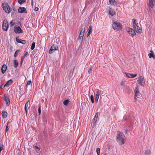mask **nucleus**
Masks as SVG:
<instances>
[{"label": "nucleus", "mask_w": 155, "mask_h": 155, "mask_svg": "<svg viewBox=\"0 0 155 155\" xmlns=\"http://www.w3.org/2000/svg\"><path fill=\"white\" fill-rule=\"evenodd\" d=\"M117 142L120 144H124L125 141V137L123 133L118 131L117 137Z\"/></svg>", "instance_id": "f257e3e1"}, {"label": "nucleus", "mask_w": 155, "mask_h": 155, "mask_svg": "<svg viewBox=\"0 0 155 155\" xmlns=\"http://www.w3.org/2000/svg\"><path fill=\"white\" fill-rule=\"evenodd\" d=\"M113 28L115 30L120 31L122 29V26L120 23L117 21L114 22L112 25Z\"/></svg>", "instance_id": "f03ea898"}, {"label": "nucleus", "mask_w": 155, "mask_h": 155, "mask_svg": "<svg viewBox=\"0 0 155 155\" xmlns=\"http://www.w3.org/2000/svg\"><path fill=\"white\" fill-rule=\"evenodd\" d=\"M2 6L5 12L7 13H10L12 10V8L7 3L2 4Z\"/></svg>", "instance_id": "7ed1b4c3"}, {"label": "nucleus", "mask_w": 155, "mask_h": 155, "mask_svg": "<svg viewBox=\"0 0 155 155\" xmlns=\"http://www.w3.org/2000/svg\"><path fill=\"white\" fill-rule=\"evenodd\" d=\"M8 23L7 20H4L3 22L2 25L3 30L5 31H7L8 28Z\"/></svg>", "instance_id": "20e7f679"}, {"label": "nucleus", "mask_w": 155, "mask_h": 155, "mask_svg": "<svg viewBox=\"0 0 155 155\" xmlns=\"http://www.w3.org/2000/svg\"><path fill=\"white\" fill-rule=\"evenodd\" d=\"M58 50V46L56 45H53L49 51V53L50 54H52L55 51Z\"/></svg>", "instance_id": "39448f33"}, {"label": "nucleus", "mask_w": 155, "mask_h": 155, "mask_svg": "<svg viewBox=\"0 0 155 155\" xmlns=\"http://www.w3.org/2000/svg\"><path fill=\"white\" fill-rule=\"evenodd\" d=\"M126 31L129 34H130L132 37H133L136 34L135 31L131 28L127 27L126 28Z\"/></svg>", "instance_id": "423d86ee"}, {"label": "nucleus", "mask_w": 155, "mask_h": 155, "mask_svg": "<svg viewBox=\"0 0 155 155\" xmlns=\"http://www.w3.org/2000/svg\"><path fill=\"white\" fill-rule=\"evenodd\" d=\"M85 31V28H83L82 29L79 34L78 39L80 40L81 41H82L83 39V38L84 35Z\"/></svg>", "instance_id": "0eeeda50"}, {"label": "nucleus", "mask_w": 155, "mask_h": 155, "mask_svg": "<svg viewBox=\"0 0 155 155\" xmlns=\"http://www.w3.org/2000/svg\"><path fill=\"white\" fill-rule=\"evenodd\" d=\"M14 30L16 33H22V30L18 26H16L14 27Z\"/></svg>", "instance_id": "6e6552de"}, {"label": "nucleus", "mask_w": 155, "mask_h": 155, "mask_svg": "<svg viewBox=\"0 0 155 155\" xmlns=\"http://www.w3.org/2000/svg\"><path fill=\"white\" fill-rule=\"evenodd\" d=\"M139 83L142 86H143L145 83L144 78L142 76H140L139 78Z\"/></svg>", "instance_id": "1a4fd4ad"}, {"label": "nucleus", "mask_w": 155, "mask_h": 155, "mask_svg": "<svg viewBox=\"0 0 155 155\" xmlns=\"http://www.w3.org/2000/svg\"><path fill=\"white\" fill-rule=\"evenodd\" d=\"M101 91L98 89H97L96 92V94L95 98V101L97 103L98 102V100L100 95L101 94Z\"/></svg>", "instance_id": "9d476101"}, {"label": "nucleus", "mask_w": 155, "mask_h": 155, "mask_svg": "<svg viewBox=\"0 0 155 155\" xmlns=\"http://www.w3.org/2000/svg\"><path fill=\"white\" fill-rule=\"evenodd\" d=\"M18 12L20 13H27V11L26 10L25 8V7H20L18 10Z\"/></svg>", "instance_id": "9b49d317"}, {"label": "nucleus", "mask_w": 155, "mask_h": 155, "mask_svg": "<svg viewBox=\"0 0 155 155\" xmlns=\"http://www.w3.org/2000/svg\"><path fill=\"white\" fill-rule=\"evenodd\" d=\"M134 92L135 93L134 98L136 100V97L139 96L140 94L138 89L137 87H136L135 88L134 90Z\"/></svg>", "instance_id": "f8f14e48"}, {"label": "nucleus", "mask_w": 155, "mask_h": 155, "mask_svg": "<svg viewBox=\"0 0 155 155\" xmlns=\"http://www.w3.org/2000/svg\"><path fill=\"white\" fill-rule=\"evenodd\" d=\"M108 11L109 14L112 16H114L116 14V12L114 9H112L111 8H110Z\"/></svg>", "instance_id": "ddd939ff"}, {"label": "nucleus", "mask_w": 155, "mask_h": 155, "mask_svg": "<svg viewBox=\"0 0 155 155\" xmlns=\"http://www.w3.org/2000/svg\"><path fill=\"white\" fill-rule=\"evenodd\" d=\"M133 27L136 30L137 32L139 33H141V32L142 30L140 28V27L138 26V25Z\"/></svg>", "instance_id": "4468645a"}, {"label": "nucleus", "mask_w": 155, "mask_h": 155, "mask_svg": "<svg viewBox=\"0 0 155 155\" xmlns=\"http://www.w3.org/2000/svg\"><path fill=\"white\" fill-rule=\"evenodd\" d=\"M7 68V67L6 65L5 64H3L1 70H2V73L3 74H4L5 72V71L6 70Z\"/></svg>", "instance_id": "2eb2a0df"}, {"label": "nucleus", "mask_w": 155, "mask_h": 155, "mask_svg": "<svg viewBox=\"0 0 155 155\" xmlns=\"http://www.w3.org/2000/svg\"><path fill=\"white\" fill-rule=\"evenodd\" d=\"M29 101H28L25 104V109L26 112V114H27L28 113V107L29 104Z\"/></svg>", "instance_id": "dca6fc26"}, {"label": "nucleus", "mask_w": 155, "mask_h": 155, "mask_svg": "<svg viewBox=\"0 0 155 155\" xmlns=\"http://www.w3.org/2000/svg\"><path fill=\"white\" fill-rule=\"evenodd\" d=\"M109 2L111 5L113 6L117 5V2L115 0H109Z\"/></svg>", "instance_id": "f3484780"}, {"label": "nucleus", "mask_w": 155, "mask_h": 155, "mask_svg": "<svg viewBox=\"0 0 155 155\" xmlns=\"http://www.w3.org/2000/svg\"><path fill=\"white\" fill-rule=\"evenodd\" d=\"M155 2L154 0H149V5L151 8H153Z\"/></svg>", "instance_id": "a211bd4d"}, {"label": "nucleus", "mask_w": 155, "mask_h": 155, "mask_svg": "<svg viewBox=\"0 0 155 155\" xmlns=\"http://www.w3.org/2000/svg\"><path fill=\"white\" fill-rule=\"evenodd\" d=\"M93 27L92 26H90L88 28V31L87 34V37H88L92 33Z\"/></svg>", "instance_id": "6ab92c4d"}, {"label": "nucleus", "mask_w": 155, "mask_h": 155, "mask_svg": "<svg viewBox=\"0 0 155 155\" xmlns=\"http://www.w3.org/2000/svg\"><path fill=\"white\" fill-rule=\"evenodd\" d=\"M16 40L19 43H21L23 44H25L26 43V41L24 40H22L21 39H18L16 38Z\"/></svg>", "instance_id": "aec40b11"}, {"label": "nucleus", "mask_w": 155, "mask_h": 155, "mask_svg": "<svg viewBox=\"0 0 155 155\" xmlns=\"http://www.w3.org/2000/svg\"><path fill=\"white\" fill-rule=\"evenodd\" d=\"M13 83V81L12 80H10L8 81L6 84L4 86V87L6 86L8 87L11 85Z\"/></svg>", "instance_id": "412c9836"}, {"label": "nucleus", "mask_w": 155, "mask_h": 155, "mask_svg": "<svg viewBox=\"0 0 155 155\" xmlns=\"http://www.w3.org/2000/svg\"><path fill=\"white\" fill-rule=\"evenodd\" d=\"M14 66L15 68H17L18 67V61L15 60L14 61Z\"/></svg>", "instance_id": "4be33fe9"}, {"label": "nucleus", "mask_w": 155, "mask_h": 155, "mask_svg": "<svg viewBox=\"0 0 155 155\" xmlns=\"http://www.w3.org/2000/svg\"><path fill=\"white\" fill-rule=\"evenodd\" d=\"M7 113L5 111H3L2 112V115L3 118H5L7 117Z\"/></svg>", "instance_id": "5701e85b"}, {"label": "nucleus", "mask_w": 155, "mask_h": 155, "mask_svg": "<svg viewBox=\"0 0 155 155\" xmlns=\"http://www.w3.org/2000/svg\"><path fill=\"white\" fill-rule=\"evenodd\" d=\"M132 21L133 22V26H136V25H138V23H137L136 20L134 19H133Z\"/></svg>", "instance_id": "b1692460"}, {"label": "nucleus", "mask_w": 155, "mask_h": 155, "mask_svg": "<svg viewBox=\"0 0 155 155\" xmlns=\"http://www.w3.org/2000/svg\"><path fill=\"white\" fill-rule=\"evenodd\" d=\"M69 103V101L68 100H66L63 102V104L65 106H67Z\"/></svg>", "instance_id": "393cba45"}, {"label": "nucleus", "mask_w": 155, "mask_h": 155, "mask_svg": "<svg viewBox=\"0 0 155 155\" xmlns=\"http://www.w3.org/2000/svg\"><path fill=\"white\" fill-rule=\"evenodd\" d=\"M5 101L7 105L9 106L10 104V101L8 98H6Z\"/></svg>", "instance_id": "a878e982"}, {"label": "nucleus", "mask_w": 155, "mask_h": 155, "mask_svg": "<svg viewBox=\"0 0 155 155\" xmlns=\"http://www.w3.org/2000/svg\"><path fill=\"white\" fill-rule=\"evenodd\" d=\"M26 1V0H18V2L21 5L25 3Z\"/></svg>", "instance_id": "bb28decb"}, {"label": "nucleus", "mask_w": 155, "mask_h": 155, "mask_svg": "<svg viewBox=\"0 0 155 155\" xmlns=\"http://www.w3.org/2000/svg\"><path fill=\"white\" fill-rule=\"evenodd\" d=\"M35 42H33L32 43L31 47V50H33L35 48Z\"/></svg>", "instance_id": "cd10ccee"}, {"label": "nucleus", "mask_w": 155, "mask_h": 155, "mask_svg": "<svg viewBox=\"0 0 155 155\" xmlns=\"http://www.w3.org/2000/svg\"><path fill=\"white\" fill-rule=\"evenodd\" d=\"M148 56H149V58H151L152 57V58H155V55L153 54V53H149L148 54Z\"/></svg>", "instance_id": "c85d7f7f"}, {"label": "nucleus", "mask_w": 155, "mask_h": 155, "mask_svg": "<svg viewBox=\"0 0 155 155\" xmlns=\"http://www.w3.org/2000/svg\"><path fill=\"white\" fill-rule=\"evenodd\" d=\"M91 100L92 103H94V97L93 95H91Z\"/></svg>", "instance_id": "c756f323"}, {"label": "nucleus", "mask_w": 155, "mask_h": 155, "mask_svg": "<svg viewBox=\"0 0 155 155\" xmlns=\"http://www.w3.org/2000/svg\"><path fill=\"white\" fill-rule=\"evenodd\" d=\"M20 51V50H17L15 52L14 57H15L18 54V53Z\"/></svg>", "instance_id": "7c9ffc66"}, {"label": "nucleus", "mask_w": 155, "mask_h": 155, "mask_svg": "<svg viewBox=\"0 0 155 155\" xmlns=\"http://www.w3.org/2000/svg\"><path fill=\"white\" fill-rule=\"evenodd\" d=\"M150 151L149 150H147L145 151V154L146 155H150Z\"/></svg>", "instance_id": "2f4dec72"}, {"label": "nucleus", "mask_w": 155, "mask_h": 155, "mask_svg": "<svg viewBox=\"0 0 155 155\" xmlns=\"http://www.w3.org/2000/svg\"><path fill=\"white\" fill-rule=\"evenodd\" d=\"M100 148H97L96 150V152L97 155H100Z\"/></svg>", "instance_id": "473e14b6"}, {"label": "nucleus", "mask_w": 155, "mask_h": 155, "mask_svg": "<svg viewBox=\"0 0 155 155\" xmlns=\"http://www.w3.org/2000/svg\"><path fill=\"white\" fill-rule=\"evenodd\" d=\"M125 74H126V76L129 78H131V74L130 73H125Z\"/></svg>", "instance_id": "72a5a7b5"}, {"label": "nucleus", "mask_w": 155, "mask_h": 155, "mask_svg": "<svg viewBox=\"0 0 155 155\" xmlns=\"http://www.w3.org/2000/svg\"><path fill=\"white\" fill-rule=\"evenodd\" d=\"M31 84V80H30L29 81H28L27 84H26V86L28 87V85H30Z\"/></svg>", "instance_id": "f704fd0d"}, {"label": "nucleus", "mask_w": 155, "mask_h": 155, "mask_svg": "<svg viewBox=\"0 0 155 155\" xmlns=\"http://www.w3.org/2000/svg\"><path fill=\"white\" fill-rule=\"evenodd\" d=\"M28 52L27 51H26L24 54V55L23 56H22L21 57V59H22V58H23V59H24L25 57L28 54Z\"/></svg>", "instance_id": "c9c22d12"}, {"label": "nucleus", "mask_w": 155, "mask_h": 155, "mask_svg": "<svg viewBox=\"0 0 155 155\" xmlns=\"http://www.w3.org/2000/svg\"><path fill=\"white\" fill-rule=\"evenodd\" d=\"M92 70V68L91 67L89 68V69L88 70V73L89 74H90L91 73Z\"/></svg>", "instance_id": "e433bc0d"}, {"label": "nucleus", "mask_w": 155, "mask_h": 155, "mask_svg": "<svg viewBox=\"0 0 155 155\" xmlns=\"http://www.w3.org/2000/svg\"><path fill=\"white\" fill-rule=\"evenodd\" d=\"M41 106L40 105H39V108L38 109V112L39 113V114L40 115L41 113Z\"/></svg>", "instance_id": "4c0bfd02"}, {"label": "nucleus", "mask_w": 155, "mask_h": 155, "mask_svg": "<svg viewBox=\"0 0 155 155\" xmlns=\"http://www.w3.org/2000/svg\"><path fill=\"white\" fill-rule=\"evenodd\" d=\"M97 120V118L94 117L93 119V123H96Z\"/></svg>", "instance_id": "58836bf2"}, {"label": "nucleus", "mask_w": 155, "mask_h": 155, "mask_svg": "<svg viewBox=\"0 0 155 155\" xmlns=\"http://www.w3.org/2000/svg\"><path fill=\"white\" fill-rule=\"evenodd\" d=\"M10 24L11 25V26H13L15 25V22H13L12 21H10Z\"/></svg>", "instance_id": "ea45409f"}, {"label": "nucleus", "mask_w": 155, "mask_h": 155, "mask_svg": "<svg viewBox=\"0 0 155 155\" xmlns=\"http://www.w3.org/2000/svg\"><path fill=\"white\" fill-rule=\"evenodd\" d=\"M137 76V74H131V78H133Z\"/></svg>", "instance_id": "a19ab883"}, {"label": "nucleus", "mask_w": 155, "mask_h": 155, "mask_svg": "<svg viewBox=\"0 0 155 155\" xmlns=\"http://www.w3.org/2000/svg\"><path fill=\"white\" fill-rule=\"evenodd\" d=\"M9 130V128L8 127V123H7V125H6V129H5V131L6 132L8 131Z\"/></svg>", "instance_id": "79ce46f5"}, {"label": "nucleus", "mask_w": 155, "mask_h": 155, "mask_svg": "<svg viewBox=\"0 0 155 155\" xmlns=\"http://www.w3.org/2000/svg\"><path fill=\"white\" fill-rule=\"evenodd\" d=\"M125 84V82L123 81H122L120 83V85L124 86Z\"/></svg>", "instance_id": "37998d69"}, {"label": "nucleus", "mask_w": 155, "mask_h": 155, "mask_svg": "<svg viewBox=\"0 0 155 155\" xmlns=\"http://www.w3.org/2000/svg\"><path fill=\"white\" fill-rule=\"evenodd\" d=\"M38 8L37 7H36L35 8L34 10L36 12L38 11Z\"/></svg>", "instance_id": "c03bdc74"}, {"label": "nucleus", "mask_w": 155, "mask_h": 155, "mask_svg": "<svg viewBox=\"0 0 155 155\" xmlns=\"http://www.w3.org/2000/svg\"><path fill=\"white\" fill-rule=\"evenodd\" d=\"M3 146L2 145V146H1L0 147V153H1L2 150V149H3Z\"/></svg>", "instance_id": "a18cd8bd"}, {"label": "nucleus", "mask_w": 155, "mask_h": 155, "mask_svg": "<svg viewBox=\"0 0 155 155\" xmlns=\"http://www.w3.org/2000/svg\"><path fill=\"white\" fill-rule=\"evenodd\" d=\"M23 61V58H22V59H21V64H22Z\"/></svg>", "instance_id": "49530a36"}, {"label": "nucleus", "mask_w": 155, "mask_h": 155, "mask_svg": "<svg viewBox=\"0 0 155 155\" xmlns=\"http://www.w3.org/2000/svg\"><path fill=\"white\" fill-rule=\"evenodd\" d=\"M35 147L37 149L40 150V148L37 146H35Z\"/></svg>", "instance_id": "de8ad7c7"}, {"label": "nucleus", "mask_w": 155, "mask_h": 155, "mask_svg": "<svg viewBox=\"0 0 155 155\" xmlns=\"http://www.w3.org/2000/svg\"><path fill=\"white\" fill-rule=\"evenodd\" d=\"M12 9H13V11H16V10L15 9V8L14 7H13L12 8Z\"/></svg>", "instance_id": "09e8293b"}, {"label": "nucleus", "mask_w": 155, "mask_h": 155, "mask_svg": "<svg viewBox=\"0 0 155 155\" xmlns=\"http://www.w3.org/2000/svg\"><path fill=\"white\" fill-rule=\"evenodd\" d=\"M98 117V115L96 114L95 115V117H97H97Z\"/></svg>", "instance_id": "8fccbe9b"}, {"label": "nucleus", "mask_w": 155, "mask_h": 155, "mask_svg": "<svg viewBox=\"0 0 155 155\" xmlns=\"http://www.w3.org/2000/svg\"><path fill=\"white\" fill-rule=\"evenodd\" d=\"M14 14V12H12L11 13V15L12 16V15H13Z\"/></svg>", "instance_id": "3c124183"}, {"label": "nucleus", "mask_w": 155, "mask_h": 155, "mask_svg": "<svg viewBox=\"0 0 155 155\" xmlns=\"http://www.w3.org/2000/svg\"><path fill=\"white\" fill-rule=\"evenodd\" d=\"M96 114H97V115H98V114H99V112H97V113H96Z\"/></svg>", "instance_id": "603ef678"}, {"label": "nucleus", "mask_w": 155, "mask_h": 155, "mask_svg": "<svg viewBox=\"0 0 155 155\" xmlns=\"http://www.w3.org/2000/svg\"><path fill=\"white\" fill-rule=\"evenodd\" d=\"M2 85H1L0 86V88H2Z\"/></svg>", "instance_id": "864d4df0"}, {"label": "nucleus", "mask_w": 155, "mask_h": 155, "mask_svg": "<svg viewBox=\"0 0 155 155\" xmlns=\"http://www.w3.org/2000/svg\"><path fill=\"white\" fill-rule=\"evenodd\" d=\"M31 5H33V1H32V2L31 3Z\"/></svg>", "instance_id": "5fc2aeb1"}, {"label": "nucleus", "mask_w": 155, "mask_h": 155, "mask_svg": "<svg viewBox=\"0 0 155 155\" xmlns=\"http://www.w3.org/2000/svg\"><path fill=\"white\" fill-rule=\"evenodd\" d=\"M73 71H74V70H73ZM72 72H73V71H72Z\"/></svg>", "instance_id": "6e6d98bb"}]
</instances>
